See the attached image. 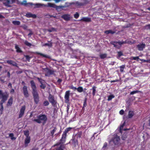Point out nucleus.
I'll return each mask as SVG.
<instances>
[{
	"mask_svg": "<svg viewBox=\"0 0 150 150\" xmlns=\"http://www.w3.org/2000/svg\"><path fill=\"white\" fill-rule=\"evenodd\" d=\"M31 87L32 89V94L33 97L34 101L36 104H37L39 101V97L37 92V88L35 83L33 80L30 81Z\"/></svg>",
	"mask_w": 150,
	"mask_h": 150,
	"instance_id": "1",
	"label": "nucleus"
},
{
	"mask_svg": "<svg viewBox=\"0 0 150 150\" xmlns=\"http://www.w3.org/2000/svg\"><path fill=\"white\" fill-rule=\"evenodd\" d=\"M9 96V94L7 92H3L1 90H0V99H1L0 103H4L7 100Z\"/></svg>",
	"mask_w": 150,
	"mask_h": 150,
	"instance_id": "2",
	"label": "nucleus"
},
{
	"mask_svg": "<svg viewBox=\"0 0 150 150\" xmlns=\"http://www.w3.org/2000/svg\"><path fill=\"white\" fill-rule=\"evenodd\" d=\"M126 40L125 41H112L110 42V44L114 46V47L115 48L118 49H120L122 45L124 44L127 43Z\"/></svg>",
	"mask_w": 150,
	"mask_h": 150,
	"instance_id": "3",
	"label": "nucleus"
},
{
	"mask_svg": "<svg viewBox=\"0 0 150 150\" xmlns=\"http://www.w3.org/2000/svg\"><path fill=\"white\" fill-rule=\"evenodd\" d=\"M24 134L26 136V138L25 140L24 146L27 147L28 146V144L30 142V137L29 136V131L28 130L23 131Z\"/></svg>",
	"mask_w": 150,
	"mask_h": 150,
	"instance_id": "4",
	"label": "nucleus"
},
{
	"mask_svg": "<svg viewBox=\"0 0 150 150\" xmlns=\"http://www.w3.org/2000/svg\"><path fill=\"white\" fill-rule=\"evenodd\" d=\"M48 99L49 102L52 104V106L54 107L57 106V102L54 100V96L50 94L49 96Z\"/></svg>",
	"mask_w": 150,
	"mask_h": 150,
	"instance_id": "5",
	"label": "nucleus"
},
{
	"mask_svg": "<svg viewBox=\"0 0 150 150\" xmlns=\"http://www.w3.org/2000/svg\"><path fill=\"white\" fill-rule=\"evenodd\" d=\"M120 138L119 136L117 135L114 136V137L112 139L111 142H113L115 145H117L120 143Z\"/></svg>",
	"mask_w": 150,
	"mask_h": 150,
	"instance_id": "6",
	"label": "nucleus"
},
{
	"mask_svg": "<svg viewBox=\"0 0 150 150\" xmlns=\"http://www.w3.org/2000/svg\"><path fill=\"white\" fill-rule=\"evenodd\" d=\"M37 118L39 119L40 121H42L43 122H46L47 120V116L45 114H41L37 116Z\"/></svg>",
	"mask_w": 150,
	"mask_h": 150,
	"instance_id": "7",
	"label": "nucleus"
},
{
	"mask_svg": "<svg viewBox=\"0 0 150 150\" xmlns=\"http://www.w3.org/2000/svg\"><path fill=\"white\" fill-rule=\"evenodd\" d=\"M25 108L26 106L25 105H24L22 106L20 110L18 117L19 118H21L24 115Z\"/></svg>",
	"mask_w": 150,
	"mask_h": 150,
	"instance_id": "8",
	"label": "nucleus"
},
{
	"mask_svg": "<svg viewBox=\"0 0 150 150\" xmlns=\"http://www.w3.org/2000/svg\"><path fill=\"white\" fill-rule=\"evenodd\" d=\"M70 92V91L69 90H68L65 93L64 96L65 102L67 103H69Z\"/></svg>",
	"mask_w": 150,
	"mask_h": 150,
	"instance_id": "9",
	"label": "nucleus"
},
{
	"mask_svg": "<svg viewBox=\"0 0 150 150\" xmlns=\"http://www.w3.org/2000/svg\"><path fill=\"white\" fill-rule=\"evenodd\" d=\"M146 45L145 43H142L137 45L136 46L137 48L139 51H142L145 48Z\"/></svg>",
	"mask_w": 150,
	"mask_h": 150,
	"instance_id": "10",
	"label": "nucleus"
},
{
	"mask_svg": "<svg viewBox=\"0 0 150 150\" xmlns=\"http://www.w3.org/2000/svg\"><path fill=\"white\" fill-rule=\"evenodd\" d=\"M23 92L24 96L25 98H28L29 96V94L27 90V86H24L23 88Z\"/></svg>",
	"mask_w": 150,
	"mask_h": 150,
	"instance_id": "11",
	"label": "nucleus"
},
{
	"mask_svg": "<svg viewBox=\"0 0 150 150\" xmlns=\"http://www.w3.org/2000/svg\"><path fill=\"white\" fill-rule=\"evenodd\" d=\"M61 18L64 20L67 21H69L71 18L70 15L68 14H64L62 15L61 16Z\"/></svg>",
	"mask_w": 150,
	"mask_h": 150,
	"instance_id": "12",
	"label": "nucleus"
},
{
	"mask_svg": "<svg viewBox=\"0 0 150 150\" xmlns=\"http://www.w3.org/2000/svg\"><path fill=\"white\" fill-rule=\"evenodd\" d=\"M45 69H47V70L45 74V76H50V75L53 74L54 73V71L47 68H46Z\"/></svg>",
	"mask_w": 150,
	"mask_h": 150,
	"instance_id": "13",
	"label": "nucleus"
},
{
	"mask_svg": "<svg viewBox=\"0 0 150 150\" xmlns=\"http://www.w3.org/2000/svg\"><path fill=\"white\" fill-rule=\"evenodd\" d=\"M72 128L71 127H69L67 128L64 132V133L63 134L62 137V140H63L64 139L63 138H66V136H67V133L69 131H70Z\"/></svg>",
	"mask_w": 150,
	"mask_h": 150,
	"instance_id": "14",
	"label": "nucleus"
},
{
	"mask_svg": "<svg viewBox=\"0 0 150 150\" xmlns=\"http://www.w3.org/2000/svg\"><path fill=\"white\" fill-rule=\"evenodd\" d=\"M6 63L8 64H9L12 65L14 66L17 67V63L14 61L11 60H8L6 61Z\"/></svg>",
	"mask_w": 150,
	"mask_h": 150,
	"instance_id": "15",
	"label": "nucleus"
},
{
	"mask_svg": "<svg viewBox=\"0 0 150 150\" xmlns=\"http://www.w3.org/2000/svg\"><path fill=\"white\" fill-rule=\"evenodd\" d=\"M25 16L28 18H35L37 17V16L35 14H33L30 12L27 13L25 15Z\"/></svg>",
	"mask_w": 150,
	"mask_h": 150,
	"instance_id": "16",
	"label": "nucleus"
},
{
	"mask_svg": "<svg viewBox=\"0 0 150 150\" xmlns=\"http://www.w3.org/2000/svg\"><path fill=\"white\" fill-rule=\"evenodd\" d=\"M35 54H37L38 55H39L41 56H42L43 57H45L47 58H50V56L48 55H46L42 53L39 52H35Z\"/></svg>",
	"mask_w": 150,
	"mask_h": 150,
	"instance_id": "17",
	"label": "nucleus"
},
{
	"mask_svg": "<svg viewBox=\"0 0 150 150\" xmlns=\"http://www.w3.org/2000/svg\"><path fill=\"white\" fill-rule=\"evenodd\" d=\"M13 102V98L12 97H11L8 99L7 104V106H11L12 105Z\"/></svg>",
	"mask_w": 150,
	"mask_h": 150,
	"instance_id": "18",
	"label": "nucleus"
},
{
	"mask_svg": "<svg viewBox=\"0 0 150 150\" xmlns=\"http://www.w3.org/2000/svg\"><path fill=\"white\" fill-rule=\"evenodd\" d=\"M80 21L85 22H90L91 21V19L90 18L87 17H84L82 18Z\"/></svg>",
	"mask_w": 150,
	"mask_h": 150,
	"instance_id": "19",
	"label": "nucleus"
},
{
	"mask_svg": "<svg viewBox=\"0 0 150 150\" xmlns=\"http://www.w3.org/2000/svg\"><path fill=\"white\" fill-rule=\"evenodd\" d=\"M56 4L54 3H48L47 5H45V7H50L54 8H55Z\"/></svg>",
	"mask_w": 150,
	"mask_h": 150,
	"instance_id": "20",
	"label": "nucleus"
},
{
	"mask_svg": "<svg viewBox=\"0 0 150 150\" xmlns=\"http://www.w3.org/2000/svg\"><path fill=\"white\" fill-rule=\"evenodd\" d=\"M74 4L75 6L78 7H80L81 6H84L85 4V3H84L79 2L78 1H76L74 3Z\"/></svg>",
	"mask_w": 150,
	"mask_h": 150,
	"instance_id": "21",
	"label": "nucleus"
},
{
	"mask_svg": "<svg viewBox=\"0 0 150 150\" xmlns=\"http://www.w3.org/2000/svg\"><path fill=\"white\" fill-rule=\"evenodd\" d=\"M63 139H63V140H62V138L60 140V142L57 143L56 144H55L54 145V146H58L59 145H60L62 144H64V142H65V139L66 138H64V139L63 138Z\"/></svg>",
	"mask_w": 150,
	"mask_h": 150,
	"instance_id": "22",
	"label": "nucleus"
},
{
	"mask_svg": "<svg viewBox=\"0 0 150 150\" xmlns=\"http://www.w3.org/2000/svg\"><path fill=\"white\" fill-rule=\"evenodd\" d=\"M65 148V145L62 144L59 147L56 148L55 150H64Z\"/></svg>",
	"mask_w": 150,
	"mask_h": 150,
	"instance_id": "23",
	"label": "nucleus"
},
{
	"mask_svg": "<svg viewBox=\"0 0 150 150\" xmlns=\"http://www.w3.org/2000/svg\"><path fill=\"white\" fill-rule=\"evenodd\" d=\"M134 115V112L132 111H129L128 114V117L129 118H131Z\"/></svg>",
	"mask_w": 150,
	"mask_h": 150,
	"instance_id": "24",
	"label": "nucleus"
},
{
	"mask_svg": "<svg viewBox=\"0 0 150 150\" xmlns=\"http://www.w3.org/2000/svg\"><path fill=\"white\" fill-rule=\"evenodd\" d=\"M64 6H57L56 5L55 8L58 11H60L61 10V9L64 8Z\"/></svg>",
	"mask_w": 150,
	"mask_h": 150,
	"instance_id": "25",
	"label": "nucleus"
},
{
	"mask_svg": "<svg viewBox=\"0 0 150 150\" xmlns=\"http://www.w3.org/2000/svg\"><path fill=\"white\" fill-rule=\"evenodd\" d=\"M15 48L16 49V52H17L22 53V51L21 50L20 48L17 45H16Z\"/></svg>",
	"mask_w": 150,
	"mask_h": 150,
	"instance_id": "26",
	"label": "nucleus"
},
{
	"mask_svg": "<svg viewBox=\"0 0 150 150\" xmlns=\"http://www.w3.org/2000/svg\"><path fill=\"white\" fill-rule=\"evenodd\" d=\"M34 5L35 6V8H38L41 6H43L45 7V4L40 3H37L35 4Z\"/></svg>",
	"mask_w": 150,
	"mask_h": 150,
	"instance_id": "27",
	"label": "nucleus"
},
{
	"mask_svg": "<svg viewBox=\"0 0 150 150\" xmlns=\"http://www.w3.org/2000/svg\"><path fill=\"white\" fill-rule=\"evenodd\" d=\"M127 137V132H125L122 136L121 138L122 140H125Z\"/></svg>",
	"mask_w": 150,
	"mask_h": 150,
	"instance_id": "28",
	"label": "nucleus"
},
{
	"mask_svg": "<svg viewBox=\"0 0 150 150\" xmlns=\"http://www.w3.org/2000/svg\"><path fill=\"white\" fill-rule=\"evenodd\" d=\"M104 33L106 34H108L109 33L113 34L115 33V32L112 30H110L105 31Z\"/></svg>",
	"mask_w": 150,
	"mask_h": 150,
	"instance_id": "29",
	"label": "nucleus"
},
{
	"mask_svg": "<svg viewBox=\"0 0 150 150\" xmlns=\"http://www.w3.org/2000/svg\"><path fill=\"white\" fill-rule=\"evenodd\" d=\"M4 103H0V114H2L3 111L4 110V107L3 104Z\"/></svg>",
	"mask_w": 150,
	"mask_h": 150,
	"instance_id": "30",
	"label": "nucleus"
},
{
	"mask_svg": "<svg viewBox=\"0 0 150 150\" xmlns=\"http://www.w3.org/2000/svg\"><path fill=\"white\" fill-rule=\"evenodd\" d=\"M52 40L50 41H48L50 42V43H45L44 44V45L45 46H48L50 47H52V43L51 42Z\"/></svg>",
	"mask_w": 150,
	"mask_h": 150,
	"instance_id": "31",
	"label": "nucleus"
},
{
	"mask_svg": "<svg viewBox=\"0 0 150 150\" xmlns=\"http://www.w3.org/2000/svg\"><path fill=\"white\" fill-rule=\"evenodd\" d=\"M107 54L106 53L102 54L100 55V57L101 59H104L107 57Z\"/></svg>",
	"mask_w": 150,
	"mask_h": 150,
	"instance_id": "32",
	"label": "nucleus"
},
{
	"mask_svg": "<svg viewBox=\"0 0 150 150\" xmlns=\"http://www.w3.org/2000/svg\"><path fill=\"white\" fill-rule=\"evenodd\" d=\"M77 91L79 93H81L83 91V89L82 87L79 86L77 88Z\"/></svg>",
	"mask_w": 150,
	"mask_h": 150,
	"instance_id": "33",
	"label": "nucleus"
},
{
	"mask_svg": "<svg viewBox=\"0 0 150 150\" xmlns=\"http://www.w3.org/2000/svg\"><path fill=\"white\" fill-rule=\"evenodd\" d=\"M12 23L15 25H18L20 24V22L19 21H13Z\"/></svg>",
	"mask_w": 150,
	"mask_h": 150,
	"instance_id": "34",
	"label": "nucleus"
},
{
	"mask_svg": "<svg viewBox=\"0 0 150 150\" xmlns=\"http://www.w3.org/2000/svg\"><path fill=\"white\" fill-rule=\"evenodd\" d=\"M9 136L11 137V139L13 140H14L16 138L13 137L14 134L13 133H10L9 134Z\"/></svg>",
	"mask_w": 150,
	"mask_h": 150,
	"instance_id": "35",
	"label": "nucleus"
},
{
	"mask_svg": "<svg viewBox=\"0 0 150 150\" xmlns=\"http://www.w3.org/2000/svg\"><path fill=\"white\" fill-rule=\"evenodd\" d=\"M120 68V71L121 72H123L124 71V70L125 68V65H123L119 67Z\"/></svg>",
	"mask_w": 150,
	"mask_h": 150,
	"instance_id": "36",
	"label": "nucleus"
},
{
	"mask_svg": "<svg viewBox=\"0 0 150 150\" xmlns=\"http://www.w3.org/2000/svg\"><path fill=\"white\" fill-rule=\"evenodd\" d=\"M115 96L113 95L109 96L108 97V100L109 101L111 100L112 98H115Z\"/></svg>",
	"mask_w": 150,
	"mask_h": 150,
	"instance_id": "37",
	"label": "nucleus"
},
{
	"mask_svg": "<svg viewBox=\"0 0 150 150\" xmlns=\"http://www.w3.org/2000/svg\"><path fill=\"white\" fill-rule=\"evenodd\" d=\"M125 122H124V123L120 126V127L119 130V132L121 133H122V130L123 129V127L125 125Z\"/></svg>",
	"mask_w": 150,
	"mask_h": 150,
	"instance_id": "38",
	"label": "nucleus"
},
{
	"mask_svg": "<svg viewBox=\"0 0 150 150\" xmlns=\"http://www.w3.org/2000/svg\"><path fill=\"white\" fill-rule=\"evenodd\" d=\"M57 129L56 127H54V129H53L50 132V134H51V136L53 137H54V134L55 131H56Z\"/></svg>",
	"mask_w": 150,
	"mask_h": 150,
	"instance_id": "39",
	"label": "nucleus"
},
{
	"mask_svg": "<svg viewBox=\"0 0 150 150\" xmlns=\"http://www.w3.org/2000/svg\"><path fill=\"white\" fill-rule=\"evenodd\" d=\"M96 87L95 86H93L92 87L93 92L92 94L93 96H94L96 93Z\"/></svg>",
	"mask_w": 150,
	"mask_h": 150,
	"instance_id": "40",
	"label": "nucleus"
},
{
	"mask_svg": "<svg viewBox=\"0 0 150 150\" xmlns=\"http://www.w3.org/2000/svg\"><path fill=\"white\" fill-rule=\"evenodd\" d=\"M45 16H46V18H50L52 17H53L54 18H56V16H54L53 15H51L48 14H46Z\"/></svg>",
	"mask_w": 150,
	"mask_h": 150,
	"instance_id": "41",
	"label": "nucleus"
},
{
	"mask_svg": "<svg viewBox=\"0 0 150 150\" xmlns=\"http://www.w3.org/2000/svg\"><path fill=\"white\" fill-rule=\"evenodd\" d=\"M24 57L25 58L26 60L29 62H30V59L32 58V57H30L28 55H24Z\"/></svg>",
	"mask_w": 150,
	"mask_h": 150,
	"instance_id": "42",
	"label": "nucleus"
},
{
	"mask_svg": "<svg viewBox=\"0 0 150 150\" xmlns=\"http://www.w3.org/2000/svg\"><path fill=\"white\" fill-rule=\"evenodd\" d=\"M47 31L49 32H51L52 31H56V29L54 28H52L51 29H48Z\"/></svg>",
	"mask_w": 150,
	"mask_h": 150,
	"instance_id": "43",
	"label": "nucleus"
},
{
	"mask_svg": "<svg viewBox=\"0 0 150 150\" xmlns=\"http://www.w3.org/2000/svg\"><path fill=\"white\" fill-rule=\"evenodd\" d=\"M139 92H141V91H138V90L134 91H133L131 92L130 93V95H133L135 93H139Z\"/></svg>",
	"mask_w": 150,
	"mask_h": 150,
	"instance_id": "44",
	"label": "nucleus"
},
{
	"mask_svg": "<svg viewBox=\"0 0 150 150\" xmlns=\"http://www.w3.org/2000/svg\"><path fill=\"white\" fill-rule=\"evenodd\" d=\"M24 43L26 45L29 47H30L32 45V44L27 41H25Z\"/></svg>",
	"mask_w": 150,
	"mask_h": 150,
	"instance_id": "45",
	"label": "nucleus"
},
{
	"mask_svg": "<svg viewBox=\"0 0 150 150\" xmlns=\"http://www.w3.org/2000/svg\"><path fill=\"white\" fill-rule=\"evenodd\" d=\"M37 79L40 82L41 84H43V83L44 81V80L42 79H40L39 77H37Z\"/></svg>",
	"mask_w": 150,
	"mask_h": 150,
	"instance_id": "46",
	"label": "nucleus"
},
{
	"mask_svg": "<svg viewBox=\"0 0 150 150\" xmlns=\"http://www.w3.org/2000/svg\"><path fill=\"white\" fill-rule=\"evenodd\" d=\"M21 4L26 6L28 5V3H27V1L26 0H23L21 3Z\"/></svg>",
	"mask_w": 150,
	"mask_h": 150,
	"instance_id": "47",
	"label": "nucleus"
},
{
	"mask_svg": "<svg viewBox=\"0 0 150 150\" xmlns=\"http://www.w3.org/2000/svg\"><path fill=\"white\" fill-rule=\"evenodd\" d=\"M79 16V14L78 12H76L74 15V17L76 19L78 18Z\"/></svg>",
	"mask_w": 150,
	"mask_h": 150,
	"instance_id": "48",
	"label": "nucleus"
},
{
	"mask_svg": "<svg viewBox=\"0 0 150 150\" xmlns=\"http://www.w3.org/2000/svg\"><path fill=\"white\" fill-rule=\"evenodd\" d=\"M87 98H85L84 102H83V108L84 107H85L87 105Z\"/></svg>",
	"mask_w": 150,
	"mask_h": 150,
	"instance_id": "49",
	"label": "nucleus"
},
{
	"mask_svg": "<svg viewBox=\"0 0 150 150\" xmlns=\"http://www.w3.org/2000/svg\"><path fill=\"white\" fill-rule=\"evenodd\" d=\"M69 87L70 89H72L74 91H75L76 90H77V88L76 87H74L73 85L69 86Z\"/></svg>",
	"mask_w": 150,
	"mask_h": 150,
	"instance_id": "50",
	"label": "nucleus"
},
{
	"mask_svg": "<svg viewBox=\"0 0 150 150\" xmlns=\"http://www.w3.org/2000/svg\"><path fill=\"white\" fill-rule=\"evenodd\" d=\"M49 103L47 100H46L44 101L43 103V105L45 106H48L49 105Z\"/></svg>",
	"mask_w": 150,
	"mask_h": 150,
	"instance_id": "51",
	"label": "nucleus"
},
{
	"mask_svg": "<svg viewBox=\"0 0 150 150\" xmlns=\"http://www.w3.org/2000/svg\"><path fill=\"white\" fill-rule=\"evenodd\" d=\"M118 56L119 57H121V56L123 55V53L121 51L117 52Z\"/></svg>",
	"mask_w": 150,
	"mask_h": 150,
	"instance_id": "52",
	"label": "nucleus"
},
{
	"mask_svg": "<svg viewBox=\"0 0 150 150\" xmlns=\"http://www.w3.org/2000/svg\"><path fill=\"white\" fill-rule=\"evenodd\" d=\"M40 87L42 89H44L46 88V86L43 84H41L40 86Z\"/></svg>",
	"mask_w": 150,
	"mask_h": 150,
	"instance_id": "53",
	"label": "nucleus"
},
{
	"mask_svg": "<svg viewBox=\"0 0 150 150\" xmlns=\"http://www.w3.org/2000/svg\"><path fill=\"white\" fill-rule=\"evenodd\" d=\"M132 58H133V59L137 60L138 61V59H139L138 57H132Z\"/></svg>",
	"mask_w": 150,
	"mask_h": 150,
	"instance_id": "54",
	"label": "nucleus"
},
{
	"mask_svg": "<svg viewBox=\"0 0 150 150\" xmlns=\"http://www.w3.org/2000/svg\"><path fill=\"white\" fill-rule=\"evenodd\" d=\"M145 28L147 29H150V24L146 25L145 27Z\"/></svg>",
	"mask_w": 150,
	"mask_h": 150,
	"instance_id": "55",
	"label": "nucleus"
},
{
	"mask_svg": "<svg viewBox=\"0 0 150 150\" xmlns=\"http://www.w3.org/2000/svg\"><path fill=\"white\" fill-rule=\"evenodd\" d=\"M124 113V111L123 109L121 110L119 112V113L121 115H123Z\"/></svg>",
	"mask_w": 150,
	"mask_h": 150,
	"instance_id": "56",
	"label": "nucleus"
},
{
	"mask_svg": "<svg viewBox=\"0 0 150 150\" xmlns=\"http://www.w3.org/2000/svg\"><path fill=\"white\" fill-rule=\"evenodd\" d=\"M82 133L81 132H79L77 134V136L78 137L80 138L81 137V136L82 135Z\"/></svg>",
	"mask_w": 150,
	"mask_h": 150,
	"instance_id": "57",
	"label": "nucleus"
},
{
	"mask_svg": "<svg viewBox=\"0 0 150 150\" xmlns=\"http://www.w3.org/2000/svg\"><path fill=\"white\" fill-rule=\"evenodd\" d=\"M67 111L68 112L69 109V108L70 107V105L69 104V103H67Z\"/></svg>",
	"mask_w": 150,
	"mask_h": 150,
	"instance_id": "58",
	"label": "nucleus"
},
{
	"mask_svg": "<svg viewBox=\"0 0 150 150\" xmlns=\"http://www.w3.org/2000/svg\"><path fill=\"white\" fill-rule=\"evenodd\" d=\"M119 81V80L118 79H115V80H112L110 81L111 83H112L113 82H118Z\"/></svg>",
	"mask_w": 150,
	"mask_h": 150,
	"instance_id": "59",
	"label": "nucleus"
},
{
	"mask_svg": "<svg viewBox=\"0 0 150 150\" xmlns=\"http://www.w3.org/2000/svg\"><path fill=\"white\" fill-rule=\"evenodd\" d=\"M62 81V80L60 79H59L57 81V82L59 83H61Z\"/></svg>",
	"mask_w": 150,
	"mask_h": 150,
	"instance_id": "60",
	"label": "nucleus"
},
{
	"mask_svg": "<svg viewBox=\"0 0 150 150\" xmlns=\"http://www.w3.org/2000/svg\"><path fill=\"white\" fill-rule=\"evenodd\" d=\"M14 90L13 89H12L10 91V93L11 94H13L14 92Z\"/></svg>",
	"mask_w": 150,
	"mask_h": 150,
	"instance_id": "61",
	"label": "nucleus"
},
{
	"mask_svg": "<svg viewBox=\"0 0 150 150\" xmlns=\"http://www.w3.org/2000/svg\"><path fill=\"white\" fill-rule=\"evenodd\" d=\"M33 34V33L32 31H30V33L28 34V36L29 37H30V36Z\"/></svg>",
	"mask_w": 150,
	"mask_h": 150,
	"instance_id": "62",
	"label": "nucleus"
},
{
	"mask_svg": "<svg viewBox=\"0 0 150 150\" xmlns=\"http://www.w3.org/2000/svg\"><path fill=\"white\" fill-rule=\"evenodd\" d=\"M8 86L11 88H12V84L11 83H9L8 84Z\"/></svg>",
	"mask_w": 150,
	"mask_h": 150,
	"instance_id": "63",
	"label": "nucleus"
},
{
	"mask_svg": "<svg viewBox=\"0 0 150 150\" xmlns=\"http://www.w3.org/2000/svg\"><path fill=\"white\" fill-rule=\"evenodd\" d=\"M38 148L34 147L31 150H38Z\"/></svg>",
	"mask_w": 150,
	"mask_h": 150,
	"instance_id": "64",
	"label": "nucleus"
}]
</instances>
